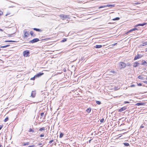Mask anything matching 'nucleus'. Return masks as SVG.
I'll return each mask as SVG.
<instances>
[{"label":"nucleus","mask_w":147,"mask_h":147,"mask_svg":"<svg viewBox=\"0 0 147 147\" xmlns=\"http://www.w3.org/2000/svg\"><path fill=\"white\" fill-rule=\"evenodd\" d=\"M119 66L120 69H124L126 67V64L124 62H120L119 63Z\"/></svg>","instance_id":"obj_1"},{"label":"nucleus","mask_w":147,"mask_h":147,"mask_svg":"<svg viewBox=\"0 0 147 147\" xmlns=\"http://www.w3.org/2000/svg\"><path fill=\"white\" fill-rule=\"evenodd\" d=\"M60 18L63 20L69 19V16L68 15H66L64 14H61L59 15Z\"/></svg>","instance_id":"obj_2"},{"label":"nucleus","mask_w":147,"mask_h":147,"mask_svg":"<svg viewBox=\"0 0 147 147\" xmlns=\"http://www.w3.org/2000/svg\"><path fill=\"white\" fill-rule=\"evenodd\" d=\"M30 53L28 50H26L23 52V55L24 57H27L28 56Z\"/></svg>","instance_id":"obj_3"},{"label":"nucleus","mask_w":147,"mask_h":147,"mask_svg":"<svg viewBox=\"0 0 147 147\" xmlns=\"http://www.w3.org/2000/svg\"><path fill=\"white\" fill-rule=\"evenodd\" d=\"M24 37H28L29 35V32L27 31L26 29L24 30Z\"/></svg>","instance_id":"obj_4"},{"label":"nucleus","mask_w":147,"mask_h":147,"mask_svg":"<svg viewBox=\"0 0 147 147\" xmlns=\"http://www.w3.org/2000/svg\"><path fill=\"white\" fill-rule=\"evenodd\" d=\"M39 39L38 38H34L32 40H30L29 41L30 43H34L36 42L39 41Z\"/></svg>","instance_id":"obj_5"},{"label":"nucleus","mask_w":147,"mask_h":147,"mask_svg":"<svg viewBox=\"0 0 147 147\" xmlns=\"http://www.w3.org/2000/svg\"><path fill=\"white\" fill-rule=\"evenodd\" d=\"M127 109V107L126 106H124L121 109H119L118 111L119 112H121Z\"/></svg>","instance_id":"obj_6"},{"label":"nucleus","mask_w":147,"mask_h":147,"mask_svg":"<svg viewBox=\"0 0 147 147\" xmlns=\"http://www.w3.org/2000/svg\"><path fill=\"white\" fill-rule=\"evenodd\" d=\"M147 24L146 23H144L143 24H138L136 25L135 26V27H138V26H143L145 25H146Z\"/></svg>","instance_id":"obj_7"},{"label":"nucleus","mask_w":147,"mask_h":147,"mask_svg":"<svg viewBox=\"0 0 147 147\" xmlns=\"http://www.w3.org/2000/svg\"><path fill=\"white\" fill-rule=\"evenodd\" d=\"M141 57V56H140V55L138 54L136 56H135V58L134 59V60H135L138 59L140 58Z\"/></svg>","instance_id":"obj_8"},{"label":"nucleus","mask_w":147,"mask_h":147,"mask_svg":"<svg viewBox=\"0 0 147 147\" xmlns=\"http://www.w3.org/2000/svg\"><path fill=\"white\" fill-rule=\"evenodd\" d=\"M43 74V73L40 72L36 74L35 76H36V78L39 77L40 76H41Z\"/></svg>","instance_id":"obj_9"},{"label":"nucleus","mask_w":147,"mask_h":147,"mask_svg":"<svg viewBox=\"0 0 147 147\" xmlns=\"http://www.w3.org/2000/svg\"><path fill=\"white\" fill-rule=\"evenodd\" d=\"M145 103L144 102H139L137 103L136 105L139 106L140 105H145Z\"/></svg>","instance_id":"obj_10"},{"label":"nucleus","mask_w":147,"mask_h":147,"mask_svg":"<svg viewBox=\"0 0 147 147\" xmlns=\"http://www.w3.org/2000/svg\"><path fill=\"white\" fill-rule=\"evenodd\" d=\"M36 94V92L35 91H32L31 94V96L32 97L34 98V97L35 96Z\"/></svg>","instance_id":"obj_11"},{"label":"nucleus","mask_w":147,"mask_h":147,"mask_svg":"<svg viewBox=\"0 0 147 147\" xmlns=\"http://www.w3.org/2000/svg\"><path fill=\"white\" fill-rule=\"evenodd\" d=\"M141 65H147V62L144 61L143 60L142 61V63H141Z\"/></svg>","instance_id":"obj_12"},{"label":"nucleus","mask_w":147,"mask_h":147,"mask_svg":"<svg viewBox=\"0 0 147 147\" xmlns=\"http://www.w3.org/2000/svg\"><path fill=\"white\" fill-rule=\"evenodd\" d=\"M139 64V63L136 62L134 63V64L133 65V67H137Z\"/></svg>","instance_id":"obj_13"},{"label":"nucleus","mask_w":147,"mask_h":147,"mask_svg":"<svg viewBox=\"0 0 147 147\" xmlns=\"http://www.w3.org/2000/svg\"><path fill=\"white\" fill-rule=\"evenodd\" d=\"M33 29L34 30L36 31L37 32H41L42 31V30H41V29L38 28H34Z\"/></svg>","instance_id":"obj_14"},{"label":"nucleus","mask_w":147,"mask_h":147,"mask_svg":"<svg viewBox=\"0 0 147 147\" xmlns=\"http://www.w3.org/2000/svg\"><path fill=\"white\" fill-rule=\"evenodd\" d=\"M137 30V28H135L133 29H131L130 30H129L128 31V32L129 33L130 32H132V31H135V30Z\"/></svg>","instance_id":"obj_15"},{"label":"nucleus","mask_w":147,"mask_h":147,"mask_svg":"<svg viewBox=\"0 0 147 147\" xmlns=\"http://www.w3.org/2000/svg\"><path fill=\"white\" fill-rule=\"evenodd\" d=\"M115 5L114 4L113 5H106V7H115Z\"/></svg>","instance_id":"obj_16"},{"label":"nucleus","mask_w":147,"mask_h":147,"mask_svg":"<svg viewBox=\"0 0 147 147\" xmlns=\"http://www.w3.org/2000/svg\"><path fill=\"white\" fill-rule=\"evenodd\" d=\"M47 47H53V44H51L50 45L49 44V43L48 42H47Z\"/></svg>","instance_id":"obj_17"},{"label":"nucleus","mask_w":147,"mask_h":147,"mask_svg":"<svg viewBox=\"0 0 147 147\" xmlns=\"http://www.w3.org/2000/svg\"><path fill=\"white\" fill-rule=\"evenodd\" d=\"M30 34L32 36L34 37L35 36V34L34 33V32L32 31H30Z\"/></svg>","instance_id":"obj_18"},{"label":"nucleus","mask_w":147,"mask_h":147,"mask_svg":"<svg viewBox=\"0 0 147 147\" xmlns=\"http://www.w3.org/2000/svg\"><path fill=\"white\" fill-rule=\"evenodd\" d=\"M102 47V45H96V46L95 47L96 48H100Z\"/></svg>","instance_id":"obj_19"},{"label":"nucleus","mask_w":147,"mask_h":147,"mask_svg":"<svg viewBox=\"0 0 147 147\" xmlns=\"http://www.w3.org/2000/svg\"><path fill=\"white\" fill-rule=\"evenodd\" d=\"M91 109L90 108H89L87 109L86 111L88 113H90L91 111Z\"/></svg>","instance_id":"obj_20"},{"label":"nucleus","mask_w":147,"mask_h":147,"mask_svg":"<svg viewBox=\"0 0 147 147\" xmlns=\"http://www.w3.org/2000/svg\"><path fill=\"white\" fill-rule=\"evenodd\" d=\"M123 144L126 146H129V144L127 143H124Z\"/></svg>","instance_id":"obj_21"},{"label":"nucleus","mask_w":147,"mask_h":147,"mask_svg":"<svg viewBox=\"0 0 147 147\" xmlns=\"http://www.w3.org/2000/svg\"><path fill=\"white\" fill-rule=\"evenodd\" d=\"M47 59H49L48 60V61H47V63H46L47 64L48 63H50V62H49V60H50V59H51L50 60H51L52 59V58H51V57H48L47 58Z\"/></svg>","instance_id":"obj_22"},{"label":"nucleus","mask_w":147,"mask_h":147,"mask_svg":"<svg viewBox=\"0 0 147 147\" xmlns=\"http://www.w3.org/2000/svg\"><path fill=\"white\" fill-rule=\"evenodd\" d=\"M9 45H5V46H1V48H6V47H8L9 46Z\"/></svg>","instance_id":"obj_23"},{"label":"nucleus","mask_w":147,"mask_h":147,"mask_svg":"<svg viewBox=\"0 0 147 147\" xmlns=\"http://www.w3.org/2000/svg\"><path fill=\"white\" fill-rule=\"evenodd\" d=\"M64 135V134L62 133H61L60 134V136H59V137L60 138H62L63 136Z\"/></svg>","instance_id":"obj_24"},{"label":"nucleus","mask_w":147,"mask_h":147,"mask_svg":"<svg viewBox=\"0 0 147 147\" xmlns=\"http://www.w3.org/2000/svg\"><path fill=\"white\" fill-rule=\"evenodd\" d=\"M120 18L119 17H116L113 19V20H119Z\"/></svg>","instance_id":"obj_25"},{"label":"nucleus","mask_w":147,"mask_h":147,"mask_svg":"<svg viewBox=\"0 0 147 147\" xmlns=\"http://www.w3.org/2000/svg\"><path fill=\"white\" fill-rule=\"evenodd\" d=\"M5 42H15L16 41L13 40H6L5 41Z\"/></svg>","instance_id":"obj_26"},{"label":"nucleus","mask_w":147,"mask_h":147,"mask_svg":"<svg viewBox=\"0 0 147 147\" xmlns=\"http://www.w3.org/2000/svg\"><path fill=\"white\" fill-rule=\"evenodd\" d=\"M138 78L140 79H142L143 78V77L142 76H138Z\"/></svg>","instance_id":"obj_27"},{"label":"nucleus","mask_w":147,"mask_h":147,"mask_svg":"<svg viewBox=\"0 0 147 147\" xmlns=\"http://www.w3.org/2000/svg\"><path fill=\"white\" fill-rule=\"evenodd\" d=\"M110 72L112 73L113 74H115L116 73V72L115 71L113 70H111V71H110Z\"/></svg>","instance_id":"obj_28"},{"label":"nucleus","mask_w":147,"mask_h":147,"mask_svg":"<svg viewBox=\"0 0 147 147\" xmlns=\"http://www.w3.org/2000/svg\"><path fill=\"white\" fill-rule=\"evenodd\" d=\"M67 39L66 38H64L61 41V42H64L66 41Z\"/></svg>","instance_id":"obj_29"},{"label":"nucleus","mask_w":147,"mask_h":147,"mask_svg":"<svg viewBox=\"0 0 147 147\" xmlns=\"http://www.w3.org/2000/svg\"><path fill=\"white\" fill-rule=\"evenodd\" d=\"M96 102L98 105H100L101 103V102L99 101H96Z\"/></svg>","instance_id":"obj_30"},{"label":"nucleus","mask_w":147,"mask_h":147,"mask_svg":"<svg viewBox=\"0 0 147 147\" xmlns=\"http://www.w3.org/2000/svg\"><path fill=\"white\" fill-rule=\"evenodd\" d=\"M8 120V117H7L6 118H5L4 120L5 122H6Z\"/></svg>","instance_id":"obj_31"},{"label":"nucleus","mask_w":147,"mask_h":147,"mask_svg":"<svg viewBox=\"0 0 147 147\" xmlns=\"http://www.w3.org/2000/svg\"><path fill=\"white\" fill-rule=\"evenodd\" d=\"M29 142H27L26 143H24L23 145V146H25L26 145H29Z\"/></svg>","instance_id":"obj_32"},{"label":"nucleus","mask_w":147,"mask_h":147,"mask_svg":"<svg viewBox=\"0 0 147 147\" xmlns=\"http://www.w3.org/2000/svg\"><path fill=\"white\" fill-rule=\"evenodd\" d=\"M131 64L129 63H127L126 64V66H131Z\"/></svg>","instance_id":"obj_33"},{"label":"nucleus","mask_w":147,"mask_h":147,"mask_svg":"<svg viewBox=\"0 0 147 147\" xmlns=\"http://www.w3.org/2000/svg\"><path fill=\"white\" fill-rule=\"evenodd\" d=\"M36 78V76H35L34 77L31 78V80H34Z\"/></svg>","instance_id":"obj_34"},{"label":"nucleus","mask_w":147,"mask_h":147,"mask_svg":"<svg viewBox=\"0 0 147 147\" xmlns=\"http://www.w3.org/2000/svg\"><path fill=\"white\" fill-rule=\"evenodd\" d=\"M105 7H106V5H104V6H100V7H99V9H100V8H102Z\"/></svg>","instance_id":"obj_35"},{"label":"nucleus","mask_w":147,"mask_h":147,"mask_svg":"<svg viewBox=\"0 0 147 147\" xmlns=\"http://www.w3.org/2000/svg\"><path fill=\"white\" fill-rule=\"evenodd\" d=\"M104 119L103 118H102V119H101L100 120V122H101V123H102L103 122V121H104Z\"/></svg>","instance_id":"obj_36"},{"label":"nucleus","mask_w":147,"mask_h":147,"mask_svg":"<svg viewBox=\"0 0 147 147\" xmlns=\"http://www.w3.org/2000/svg\"><path fill=\"white\" fill-rule=\"evenodd\" d=\"M54 142L53 140H51L49 142V143L50 144Z\"/></svg>","instance_id":"obj_37"},{"label":"nucleus","mask_w":147,"mask_h":147,"mask_svg":"<svg viewBox=\"0 0 147 147\" xmlns=\"http://www.w3.org/2000/svg\"><path fill=\"white\" fill-rule=\"evenodd\" d=\"M44 129V127L41 128L39 130L40 131H42Z\"/></svg>","instance_id":"obj_38"},{"label":"nucleus","mask_w":147,"mask_h":147,"mask_svg":"<svg viewBox=\"0 0 147 147\" xmlns=\"http://www.w3.org/2000/svg\"><path fill=\"white\" fill-rule=\"evenodd\" d=\"M40 115L41 117H43L44 115V113L43 112L41 113Z\"/></svg>","instance_id":"obj_39"},{"label":"nucleus","mask_w":147,"mask_h":147,"mask_svg":"<svg viewBox=\"0 0 147 147\" xmlns=\"http://www.w3.org/2000/svg\"><path fill=\"white\" fill-rule=\"evenodd\" d=\"M141 45L142 46L146 45H145V42L142 44Z\"/></svg>","instance_id":"obj_40"},{"label":"nucleus","mask_w":147,"mask_h":147,"mask_svg":"<svg viewBox=\"0 0 147 147\" xmlns=\"http://www.w3.org/2000/svg\"><path fill=\"white\" fill-rule=\"evenodd\" d=\"M144 126L143 124L142 125H141L140 127L141 128H144Z\"/></svg>","instance_id":"obj_41"},{"label":"nucleus","mask_w":147,"mask_h":147,"mask_svg":"<svg viewBox=\"0 0 147 147\" xmlns=\"http://www.w3.org/2000/svg\"><path fill=\"white\" fill-rule=\"evenodd\" d=\"M29 131L30 132L33 131V130L32 129L30 128V129H29Z\"/></svg>","instance_id":"obj_42"},{"label":"nucleus","mask_w":147,"mask_h":147,"mask_svg":"<svg viewBox=\"0 0 147 147\" xmlns=\"http://www.w3.org/2000/svg\"><path fill=\"white\" fill-rule=\"evenodd\" d=\"M44 136V135L43 134H41L40 136V137H43Z\"/></svg>","instance_id":"obj_43"},{"label":"nucleus","mask_w":147,"mask_h":147,"mask_svg":"<svg viewBox=\"0 0 147 147\" xmlns=\"http://www.w3.org/2000/svg\"><path fill=\"white\" fill-rule=\"evenodd\" d=\"M3 14V12L0 11V16L2 15Z\"/></svg>","instance_id":"obj_44"},{"label":"nucleus","mask_w":147,"mask_h":147,"mask_svg":"<svg viewBox=\"0 0 147 147\" xmlns=\"http://www.w3.org/2000/svg\"><path fill=\"white\" fill-rule=\"evenodd\" d=\"M138 85L139 86H142V84L141 83L138 84Z\"/></svg>","instance_id":"obj_45"},{"label":"nucleus","mask_w":147,"mask_h":147,"mask_svg":"<svg viewBox=\"0 0 147 147\" xmlns=\"http://www.w3.org/2000/svg\"><path fill=\"white\" fill-rule=\"evenodd\" d=\"M3 127V125H0V130Z\"/></svg>","instance_id":"obj_46"},{"label":"nucleus","mask_w":147,"mask_h":147,"mask_svg":"<svg viewBox=\"0 0 147 147\" xmlns=\"http://www.w3.org/2000/svg\"><path fill=\"white\" fill-rule=\"evenodd\" d=\"M140 3H138V2H136L134 3V4H136V5L138 4H139Z\"/></svg>","instance_id":"obj_47"},{"label":"nucleus","mask_w":147,"mask_h":147,"mask_svg":"<svg viewBox=\"0 0 147 147\" xmlns=\"http://www.w3.org/2000/svg\"><path fill=\"white\" fill-rule=\"evenodd\" d=\"M124 103H129V102L128 101H125V102H124Z\"/></svg>","instance_id":"obj_48"},{"label":"nucleus","mask_w":147,"mask_h":147,"mask_svg":"<svg viewBox=\"0 0 147 147\" xmlns=\"http://www.w3.org/2000/svg\"><path fill=\"white\" fill-rule=\"evenodd\" d=\"M34 145H31V146H28V147H34Z\"/></svg>","instance_id":"obj_49"},{"label":"nucleus","mask_w":147,"mask_h":147,"mask_svg":"<svg viewBox=\"0 0 147 147\" xmlns=\"http://www.w3.org/2000/svg\"><path fill=\"white\" fill-rule=\"evenodd\" d=\"M143 82L147 84V81H144Z\"/></svg>","instance_id":"obj_50"},{"label":"nucleus","mask_w":147,"mask_h":147,"mask_svg":"<svg viewBox=\"0 0 147 147\" xmlns=\"http://www.w3.org/2000/svg\"><path fill=\"white\" fill-rule=\"evenodd\" d=\"M135 86L133 84V85H131V87H134V86Z\"/></svg>","instance_id":"obj_51"},{"label":"nucleus","mask_w":147,"mask_h":147,"mask_svg":"<svg viewBox=\"0 0 147 147\" xmlns=\"http://www.w3.org/2000/svg\"><path fill=\"white\" fill-rule=\"evenodd\" d=\"M128 33H129V32H128V31L127 32H126V33L125 34H128Z\"/></svg>","instance_id":"obj_52"},{"label":"nucleus","mask_w":147,"mask_h":147,"mask_svg":"<svg viewBox=\"0 0 147 147\" xmlns=\"http://www.w3.org/2000/svg\"><path fill=\"white\" fill-rule=\"evenodd\" d=\"M47 51V52H49V50H47V51Z\"/></svg>","instance_id":"obj_53"},{"label":"nucleus","mask_w":147,"mask_h":147,"mask_svg":"<svg viewBox=\"0 0 147 147\" xmlns=\"http://www.w3.org/2000/svg\"><path fill=\"white\" fill-rule=\"evenodd\" d=\"M145 45H147V41L145 42Z\"/></svg>","instance_id":"obj_54"},{"label":"nucleus","mask_w":147,"mask_h":147,"mask_svg":"<svg viewBox=\"0 0 147 147\" xmlns=\"http://www.w3.org/2000/svg\"><path fill=\"white\" fill-rule=\"evenodd\" d=\"M0 31H3V30H2V29H1L0 28Z\"/></svg>","instance_id":"obj_55"},{"label":"nucleus","mask_w":147,"mask_h":147,"mask_svg":"<svg viewBox=\"0 0 147 147\" xmlns=\"http://www.w3.org/2000/svg\"><path fill=\"white\" fill-rule=\"evenodd\" d=\"M91 140H89V143H90V142H91Z\"/></svg>","instance_id":"obj_56"},{"label":"nucleus","mask_w":147,"mask_h":147,"mask_svg":"<svg viewBox=\"0 0 147 147\" xmlns=\"http://www.w3.org/2000/svg\"><path fill=\"white\" fill-rule=\"evenodd\" d=\"M49 39V38H46L47 41V40H48V39Z\"/></svg>","instance_id":"obj_57"},{"label":"nucleus","mask_w":147,"mask_h":147,"mask_svg":"<svg viewBox=\"0 0 147 147\" xmlns=\"http://www.w3.org/2000/svg\"><path fill=\"white\" fill-rule=\"evenodd\" d=\"M2 146L1 145V144H0V147H1Z\"/></svg>","instance_id":"obj_58"},{"label":"nucleus","mask_w":147,"mask_h":147,"mask_svg":"<svg viewBox=\"0 0 147 147\" xmlns=\"http://www.w3.org/2000/svg\"><path fill=\"white\" fill-rule=\"evenodd\" d=\"M48 132L47 133V136H48Z\"/></svg>","instance_id":"obj_59"},{"label":"nucleus","mask_w":147,"mask_h":147,"mask_svg":"<svg viewBox=\"0 0 147 147\" xmlns=\"http://www.w3.org/2000/svg\"><path fill=\"white\" fill-rule=\"evenodd\" d=\"M146 51H147V48L146 49Z\"/></svg>","instance_id":"obj_60"},{"label":"nucleus","mask_w":147,"mask_h":147,"mask_svg":"<svg viewBox=\"0 0 147 147\" xmlns=\"http://www.w3.org/2000/svg\"><path fill=\"white\" fill-rule=\"evenodd\" d=\"M52 63V62H51V64Z\"/></svg>","instance_id":"obj_61"},{"label":"nucleus","mask_w":147,"mask_h":147,"mask_svg":"<svg viewBox=\"0 0 147 147\" xmlns=\"http://www.w3.org/2000/svg\"><path fill=\"white\" fill-rule=\"evenodd\" d=\"M7 14H6V15H5V16H7Z\"/></svg>","instance_id":"obj_62"},{"label":"nucleus","mask_w":147,"mask_h":147,"mask_svg":"<svg viewBox=\"0 0 147 147\" xmlns=\"http://www.w3.org/2000/svg\"><path fill=\"white\" fill-rule=\"evenodd\" d=\"M23 8L24 9H25V8H24V7H23Z\"/></svg>","instance_id":"obj_63"},{"label":"nucleus","mask_w":147,"mask_h":147,"mask_svg":"<svg viewBox=\"0 0 147 147\" xmlns=\"http://www.w3.org/2000/svg\"><path fill=\"white\" fill-rule=\"evenodd\" d=\"M146 79L147 80V78H146Z\"/></svg>","instance_id":"obj_64"}]
</instances>
